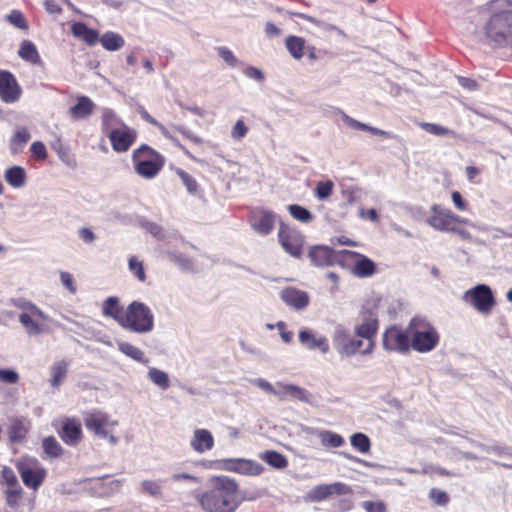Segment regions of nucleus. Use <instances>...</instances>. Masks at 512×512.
<instances>
[{
  "mask_svg": "<svg viewBox=\"0 0 512 512\" xmlns=\"http://www.w3.org/2000/svg\"><path fill=\"white\" fill-rule=\"evenodd\" d=\"M98 41L108 51L120 50L125 44L124 38L120 34L112 31L104 33Z\"/></svg>",
  "mask_w": 512,
  "mask_h": 512,
  "instance_id": "31",
  "label": "nucleus"
},
{
  "mask_svg": "<svg viewBox=\"0 0 512 512\" xmlns=\"http://www.w3.org/2000/svg\"><path fill=\"white\" fill-rule=\"evenodd\" d=\"M261 459L268 463L270 466L277 469H283L288 466L286 457L283 454L273 450L264 452L261 455Z\"/></svg>",
  "mask_w": 512,
  "mask_h": 512,
  "instance_id": "35",
  "label": "nucleus"
},
{
  "mask_svg": "<svg viewBox=\"0 0 512 512\" xmlns=\"http://www.w3.org/2000/svg\"><path fill=\"white\" fill-rule=\"evenodd\" d=\"M341 254L354 258L352 274L359 278H367L376 272V264L363 254L355 251L343 250Z\"/></svg>",
  "mask_w": 512,
  "mask_h": 512,
  "instance_id": "17",
  "label": "nucleus"
},
{
  "mask_svg": "<svg viewBox=\"0 0 512 512\" xmlns=\"http://www.w3.org/2000/svg\"><path fill=\"white\" fill-rule=\"evenodd\" d=\"M106 136L109 138L113 150L121 153L130 149L137 138V133L127 125L121 124L119 128L111 130Z\"/></svg>",
  "mask_w": 512,
  "mask_h": 512,
  "instance_id": "12",
  "label": "nucleus"
},
{
  "mask_svg": "<svg viewBox=\"0 0 512 512\" xmlns=\"http://www.w3.org/2000/svg\"><path fill=\"white\" fill-rule=\"evenodd\" d=\"M132 162L139 176L145 179H152L163 168L165 158L156 150L144 144L133 151Z\"/></svg>",
  "mask_w": 512,
  "mask_h": 512,
  "instance_id": "3",
  "label": "nucleus"
},
{
  "mask_svg": "<svg viewBox=\"0 0 512 512\" xmlns=\"http://www.w3.org/2000/svg\"><path fill=\"white\" fill-rule=\"evenodd\" d=\"M8 20L11 24L19 29H28V23L23 13L18 10H13L8 15Z\"/></svg>",
  "mask_w": 512,
  "mask_h": 512,
  "instance_id": "53",
  "label": "nucleus"
},
{
  "mask_svg": "<svg viewBox=\"0 0 512 512\" xmlns=\"http://www.w3.org/2000/svg\"><path fill=\"white\" fill-rule=\"evenodd\" d=\"M84 424L86 428L95 435L106 438L117 423L111 421L106 413L92 411L84 415Z\"/></svg>",
  "mask_w": 512,
  "mask_h": 512,
  "instance_id": "10",
  "label": "nucleus"
},
{
  "mask_svg": "<svg viewBox=\"0 0 512 512\" xmlns=\"http://www.w3.org/2000/svg\"><path fill=\"white\" fill-rule=\"evenodd\" d=\"M277 385L283 389V392H281L283 396L287 394L302 402H309V393L305 389L293 384L278 383Z\"/></svg>",
  "mask_w": 512,
  "mask_h": 512,
  "instance_id": "38",
  "label": "nucleus"
},
{
  "mask_svg": "<svg viewBox=\"0 0 512 512\" xmlns=\"http://www.w3.org/2000/svg\"><path fill=\"white\" fill-rule=\"evenodd\" d=\"M363 507L367 512H385V504L381 501H365Z\"/></svg>",
  "mask_w": 512,
  "mask_h": 512,
  "instance_id": "64",
  "label": "nucleus"
},
{
  "mask_svg": "<svg viewBox=\"0 0 512 512\" xmlns=\"http://www.w3.org/2000/svg\"><path fill=\"white\" fill-rule=\"evenodd\" d=\"M351 493L352 489L350 486L341 482H335L332 484H322L315 486L309 492V498L312 501L320 502L327 499L331 495H345Z\"/></svg>",
  "mask_w": 512,
  "mask_h": 512,
  "instance_id": "16",
  "label": "nucleus"
},
{
  "mask_svg": "<svg viewBox=\"0 0 512 512\" xmlns=\"http://www.w3.org/2000/svg\"><path fill=\"white\" fill-rule=\"evenodd\" d=\"M166 257L173 263L179 266L183 271H190L193 269V263L183 254H176L174 252L166 251Z\"/></svg>",
  "mask_w": 512,
  "mask_h": 512,
  "instance_id": "47",
  "label": "nucleus"
},
{
  "mask_svg": "<svg viewBox=\"0 0 512 512\" xmlns=\"http://www.w3.org/2000/svg\"><path fill=\"white\" fill-rule=\"evenodd\" d=\"M16 468L25 486L34 490L41 486L47 474L45 468L34 458H21L17 461Z\"/></svg>",
  "mask_w": 512,
  "mask_h": 512,
  "instance_id": "6",
  "label": "nucleus"
},
{
  "mask_svg": "<svg viewBox=\"0 0 512 512\" xmlns=\"http://www.w3.org/2000/svg\"><path fill=\"white\" fill-rule=\"evenodd\" d=\"M306 47V41L302 37L289 36L286 38V48L295 59L303 57Z\"/></svg>",
  "mask_w": 512,
  "mask_h": 512,
  "instance_id": "33",
  "label": "nucleus"
},
{
  "mask_svg": "<svg viewBox=\"0 0 512 512\" xmlns=\"http://www.w3.org/2000/svg\"><path fill=\"white\" fill-rule=\"evenodd\" d=\"M333 188H334V183L331 180L319 181L316 184L315 196L319 200H326L332 195Z\"/></svg>",
  "mask_w": 512,
  "mask_h": 512,
  "instance_id": "48",
  "label": "nucleus"
},
{
  "mask_svg": "<svg viewBox=\"0 0 512 512\" xmlns=\"http://www.w3.org/2000/svg\"><path fill=\"white\" fill-rule=\"evenodd\" d=\"M219 56L230 66L235 67L238 63L237 58L234 56L231 50L226 47L217 48Z\"/></svg>",
  "mask_w": 512,
  "mask_h": 512,
  "instance_id": "57",
  "label": "nucleus"
},
{
  "mask_svg": "<svg viewBox=\"0 0 512 512\" xmlns=\"http://www.w3.org/2000/svg\"><path fill=\"white\" fill-rule=\"evenodd\" d=\"M30 138L31 136L27 129H18L11 139V150L13 152H18L19 148L25 145L30 140Z\"/></svg>",
  "mask_w": 512,
  "mask_h": 512,
  "instance_id": "46",
  "label": "nucleus"
},
{
  "mask_svg": "<svg viewBox=\"0 0 512 512\" xmlns=\"http://www.w3.org/2000/svg\"><path fill=\"white\" fill-rule=\"evenodd\" d=\"M19 321L30 335H37L42 332L40 325L29 313L20 314Z\"/></svg>",
  "mask_w": 512,
  "mask_h": 512,
  "instance_id": "44",
  "label": "nucleus"
},
{
  "mask_svg": "<svg viewBox=\"0 0 512 512\" xmlns=\"http://www.w3.org/2000/svg\"><path fill=\"white\" fill-rule=\"evenodd\" d=\"M247 132L248 127L245 125L243 120H238L232 129L231 135L235 139H241L246 136Z\"/></svg>",
  "mask_w": 512,
  "mask_h": 512,
  "instance_id": "61",
  "label": "nucleus"
},
{
  "mask_svg": "<svg viewBox=\"0 0 512 512\" xmlns=\"http://www.w3.org/2000/svg\"><path fill=\"white\" fill-rule=\"evenodd\" d=\"M281 300L294 310H304L310 303V297L307 292L294 288L286 287L280 292Z\"/></svg>",
  "mask_w": 512,
  "mask_h": 512,
  "instance_id": "19",
  "label": "nucleus"
},
{
  "mask_svg": "<svg viewBox=\"0 0 512 512\" xmlns=\"http://www.w3.org/2000/svg\"><path fill=\"white\" fill-rule=\"evenodd\" d=\"M4 176L6 182L14 188L23 187L26 183V171L20 166H13L7 169Z\"/></svg>",
  "mask_w": 512,
  "mask_h": 512,
  "instance_id": "29",
  "label": "nucleus"
},
{
  "mask_svg": "<svg viewBox=\"0 0 512 512\" xmlns=\"http://www.w3.org/2000/svg\"><path fill=\"white\" fill-rule=\"evenodd\" d=\"M149 379L161 389L165 390L170 386L169 376L166 372L157 368H151L148 372Z\"/></svg>",
  "mask_w": 512,
  "mask_h": 512,
  "instance_id": "41",
  "label": "nucleus"
},
{
  "mask_svg": "<svg viewBox=\"0 0 512 512\" xmlns=\"http://www.w3.org/2000/svg\"><path fill=\"white\" fill-rule=\"evenodd\" d=\"M299 341L309 349H319L322 353L329 351V343L326 337H317L313 332L302 329L299 332Z\"/></svg>",
  "mask_w": 512,
  "mask_h": 512,
  "instance_id": "24",
  "label": "nucleus"
},
{
  "mask_svg": "<svg viewBox=\"0 0 512 512\" xmlns=\"http://www.w3.org/2000/svg\"><path fill=\"white\" fill-rule=\"evenodd\" d=\"M199 503L206 512H234L241 503L238 485L227 477H214L199 496Z\"/></svg>",
  "mask_w": 512,
  "mask_h": 512,
  "instance_id": "1",
  "label": "nucleus"
},
{
  "mask_svg": "<svg viewBox=\"0 0 512 512\" xmlns=\"http://www.w3.org/2000/svg\"><path fill=\"white\" fill-rule=\"evenodd\" d=\"M102 313L106 317H111L121 326L125 311L123 307L120 305V301L118 297L111 296L108 297L102 305Z\"/></svg>",
  "mask_w": 512,
  "mask_h": 512,
  "instance_id": "27",
  "label": "nucleus"
},
{
  "mask_svg": "<svg viewBox=\"0 0 512 512\" xmlns=\"http://www.w3.org/2000/svg\"><path fill=\"white\" fill-rule=\"evenodd\" d=\"M276 215L268 210H255L250 215L251 227L261 235H268L275 225Z\"/></svg>",
  "mask_w": 512,
  "mask_h": 512,
  "instance_id": "18",
  "label": "nucleus"
},
{
  "mask_svg": "<svg viewBox=\"0 0 512 512\" xmlns=\"http://www.w3.org/2000/svg\"><path fill=\"white\" fill-rule=\"evenodd\" d=\"M73 36L83 40L88 45H95L99 40V33L97 30L89 28L83 22H76L71 26Z\"/></svg>",
  "mask_w": 512,
  "mask_h": 512,
  "instance_id": "28",
  "label": "nucleus"
},
{
  "mask_svg": "<svg viewBox=\"0 0 512 512\" xmlns=\"http://www.w3.org/2000/svg\"><path fill=\"white\" fill-rule=\"evenodd\" d=\"M19 380V375L14 371L10 369H0V381L9 383V384H15Z\"/></svg>",
  "mask_w": 512,
  "mask_h": 512,
  "instance_id": "60",
  "label": "nucleus"
},
{
  "mask_svg": "<svg viewBox=\"0 0 512 512\" xmlns=\"http://www.w3.org/2000/svg\"><path fill=\"white\" fill-rule=\"evenodd\" d=\"M22 89L15 76L7 71L0 70V98L5 103H14L19 100Z\"/></svg>",
  "mask_w": 512,
  "mask_h": 512,
  "instance_id": "14",
  "label": "nucleus"
},
{
  "mask_svg": "<svg viewBox=\"0 0 512 512\" xmlns=\"http://www.w3.org/2000/svg\"><path fill=\"white\" fill-rule=\"evenodd\" d=\"M123 124L115 115L111 109H104L102 113V131L105 135L113 130L117 129Z\"/></svg>",
  "mask_w": 512,
  "mask_h": 512,
  "instance_id": "36",
  "label": "nucleus"
},
{
  "mask_svg": "<svg viewBox=\"0 0 512 512\" xmlns=\"http://www.w3.org/2000/svg\"><path fill=\"white\" fill-rule=\"evenodd\" d=\"M117 345L118 349L126 356L141 363H148V359L144 357V353L136 346L128 342H118Z\"/></svg>",
  "mask_w": 512,
  "mask_h": 512,
  "instance_id": "39",
  "label": "nucleus"
},
{
  "mask_svg": "<svg viewBox=\"0 0 512 512\" xmlns=\"http://www.w3.org/2000/svg\"><path fill=\"white\" fill-rule=\"evenodd\" d=\"M278 239L283 249L295 258L302 255L304 236L300 231L281 222Z\"/></svg>",
  "mask_w": 512,
  "mask_h": 512,
  "instance_id": "9",
  "label": "nucleus"
},
{
  "mask_svg": "<svg viewBox=\"0 0 512 512\" xmlns=\"http://www.w3.org/2000/svg\"><path fill=\"white\" fill-rule=\"evenodd\" d=\"M156 127H158L161 131V133L168 139H170L173 144L178 147L180 150L183 151L184 154H186L188 157H190L191 159L195 160V158L192 156V154L189 152V150L183 146L177 138L173 137L169 132L168 130L158 122V125H156Z\"/></svg>",
  "mask_w": 512,
  "mask_h": 512,
  "instance_id": "54",
  "label": "nucleus"
},
{
  "mask_svg": "<svg viewBox=\"0 0 512 512\" xmlns=\"http://www.w3.org/2000/svg\"><path fill=\"white\" fill-rule=\"evenodd\" d=\"M295 15L302 19L308 20V21L316 24L317 26H319L321 29H323L326 32L337 31L340 35H344L343 31L341 29L337 28L335 25L326 23L324 21L317 20L316 18L306 15V14H303V13H297Z\"/></svg>",
  "mask_w": 512,
  "mask_h": 512,
  "instance_id": "50",
  "label": "nucleus"
},
{
  "mask_svg": "<svg viewBox=\"0 0 512 512\" xmlns=\"http://www.w3.org/2000/svg\"><path fill=\"white\" fill-rule=\"evenodd\" d=\"M176 174L180 177L190 194H195L197 192L198 183L193 176L180 168L176 169Z\"/></svg>",
  "mask_w": 512,
  "mask_h": 512,
  "instance_id": "49",
  "label": "nucleus"
},
{
  "mask_svg": "<svg viewBox=\"0 0 512 512\" xmlns=\"http://www.w3.org/2000/svg\"><path fill=\"white\" fill-rule=\"evenodd\" d=\"M42 447L44 454L49 458L60 457L63 453V448L53 436L44 438L42 441Z\"/></svg>",
  "mask_w": 512,
  "mask_h": 512,
  "instance_id": "37",
  "label": "nucleus"
},
{
  "mask_svg": "<svg viewBox=\"0 0 512 512\" xmlns=\"http://www.w3.org/2000/svg\"><path fill=\"white\" fill-rule=\"evenodd\" d=\"M319 438L325 447L337 448L344 444V439L341 435L328 430L321 431Z\"/></svg>",
  "mask_w": 512,
  "mask_h": 512,
  "instance_id": "40",
  "label": "nucleus"
},
{
  "mask_svg": "<svg viewBox=\"0 0 512 512\" xmlns=\"http://www.w3.org/2000/svg\"><path fill=\"white\" fill-rule=\"evenodd\" d=\"M351 445L361 453H368L371 449V442L367 435L355 433L350 438Z\"/></svg>",
  "mask_w": 512,
  "mask_h": 512,
  "instance_id": "43",
  "label": "nucleus"
},
{
  "mask_svg": "<svg viewBox=\"0 0 512 512\" xmlns=\"http://www.w3.org/2000/svg\"><path fill=\"white\" fill-rule=\"evenodd\" d=\"M1 476L3 479V483L6 485V487L9 486H15L19 484V481L17 479V476L15 475L14 471L10 467H3L1 471Z\"/></svg>",
  "mask_w": 512,
  "mask_h": 512,
  "instance_id": "55",
  "label": "nucleus"
},
{
  "mask_svg": "<svg viewBox=\"0 0 512 512\" xmlns=\"http://www.w3.org/2000/svg\"><path fill=\"white\" fill-rule=\"evenodd\" d=\"M68 365V362L65 360L55 362L52 365L50 379V384L52 387L58 388L62 384L68 372Z\"/></svg>",
  "mask_w": 512,
  "mask_h": 512,
  "instance_id": "32",
  "label": "nucleus"
},
{
  "mask_svg": "<svg viewBox=\"0 0 512 512\" xmlns=\"http://www.w3.org/2000/svg\"><path fill=\"white\" fill-rule=\"evenodd\" d=\"M308 257L317 267H329L338 261L337 253L328 246L316 245L310 248Z\"/></svg>",
  "mask_w": 512,
  "mask_h": 512,
  "instance_id": "20",
  "label": "nucleus"
},
{
  "mask_svg": "<svg viewBox=\"0 0 512 512\" xmlns=\"http://www.w3.org/2000/svg\"><path fill=\"white\" fill-rule=\"evenodd\" d=\"M190 444L196 452L203 453L213 448L214 438L209 430L196 429Z\"/></svg>",
  "mask_w": 512,
  "mask_h": 512,
  "instance_id": "26",
  "label": "nucleus"
},
{
  "mask_svg": "<svg viewBox=\"0 0 512 512\" xmlns=\"http://www.w3.org/2000/svg\"><path fill=\"white\" fill-rule=\"evenodd\" d=\"M412 349L426 353L432 351L439 343L440 336L436 328L425 318L413 317L409 322Z\"/></svg>",
  "mask_w": 512,
  "mask_h": 512,
  "instance_id": "2",
  "label": "nucleus"
},
{
  "mask_svg": "<svg viewBox=\"0 0 512 512\" xmlns=\"http://www.w3.org/2000/svg\"><path fill=\"white\" fill-rule=\"evenodd\" d=\"M217 464L221 469L246 475H258L263 471L260 464L246 459H224Z\"/></svg>",
  "mask_w": 512,
  "mask_h": 512,
  "instance_id": "15",
  "label": "nucleus"
},
{
  "mask_svg": "<svg viewBox=\"0 0 512 512\" xmlns=\"http://www.w3.org/2000/svg\"><path fill=\"white\" fill-rule=\"evenodd\" d=\"M383 347L387 351L406 354L412 348L409 325L406 329L398 326L387 328L383 334Z\"/></svg>",
  "mask_w": 512,
  "mask_h": 512,
  "instance_id": "7",
  "label": "nucleus"
},
{
  "mask_svg": "<svg viewBox=\"0 0 512 512\" xmlns=\"http://www.w3.org/2000/svg\"><path fill=\"white\" fill-rule=\"evenodd\" d=\"M26 433H27V430L24 427V424L21 420L13 421L8 430L9 439L12 442L21 441L22 439L25 438Z\"/></svg>",
  "mask_w": 512,
  "mask_h": 512,
  "instance_id": "45",
  "label": "nucleus"
},
{
  "mask_svg": "<svg viewBox=\"0 0 512 512\" xmlns=\"http://www.w3.org/2000/svg\"><path fill=\"white\" fill-rule=\"evenodd\" d=\"M463 299L483 314H489L495 305V299L491 289L482 284L466 291L463 295Z\"/></svg>",
  "mask_w": 512,
  "mask_h": 512,
  "instance_id": "8",
  "label": "nucleus"
},
{
  "mask_svg": "<svg viewBox=\"0 0 512 512\" xmlns=\"http://www.w3.org/2000/svg\"><path fill=\"white\" fill-rule=\"evenodd\" d=\"M333 343L340 354L352 356L357 352L361 353L364 344L362 340H356L350 336L348 331L341 326L335 329Z\"/></svg>",
  "mask_w": 512,
  "mask_h": 512,
  "instance_id": "11",
  "label": "nucleus"
},
{
  "mask_svg": "<svg viewBox=\"0 0 512 512\" xmlns=\"http://www.w3.org/2000/svg\"><path fill=\"white\" fill-rule=\"evenodd\" d=\"M486 38L497 45L512 44V10L491 15L484 26Z\"/></svg>",
  "mask_w": 512,
  "mask_h": 512,
  "instance_id": "5",
  "label": "nucleus"
},
{
  "mask_svg": "<svg viewBox=\"0 0 512 512\" xmlns=\"http://www.w3.org/2000/svg\"><path fill=\"white\" fill-rule=\"evenodd\" d=\"M6 504L12 508L17 509L20 506L22 496H23V489L20 484H17L15 486H9L6 487L4 490Z\"/></svg>",
  "mask_w": 512,
  "mask_h": 512,
  "instance_id": "34",
  "label": "nucleus"
},
{
  "mask_svg": "<svg viewBox=\"0 0 512 512\" xmlns=\"http://www.w3.org/2000/svg\"><path fill=\"white\" fill-rule=\"evenodd\" d=\"M143 227L154 237H156L158 239L164 238L163 229L160 225L153 223V222H145L143 224Z\"/></svg>",
  "mask_w": 512,
  "mask_h": 512,
  "instance_id": "63",
  "label": "nucleus"
},
{
  "mask_svg": "<svg viewBox=\"0 0 512 512\" xmlns=\"http://www.w3.org/2000/svg\"><path fill=\"white\" fill-rule=\"evenodd\" d=\"M95 109L94 102L87 96H79L77 103L70 107L69 115L73 120H80L89 117Z\"/></svg>",
  "mask_w": 512,
  "mask_h": 512,
  "instance_id": "25",
  "label": "nucleus"
},
{
  "mask_svg": "<svg viewBox=\"0 0 512 512\" xmlns=\"http://www.w3.org/2000/svg\"><path fill=\"white\" fill-rule=\"evenodd\" d=\"M255 385L264 390L267 393L274 394L279 397L280 400H284V397L281 392H278L274 389V387L268 381L264 379H256L253 381Z\"/></svg>",
  "mask_w": 512,
  "mask_h": 512,
  "instance_id": "59",
  "label": "nucleus"
},
{
  "mask_svg": "<svg viewBox=\"0 0 512 512\" xmlns=\"http://www.w3.org/2000/svg\"><path fill=\"white\" fill-rule=\"evenodd\" d=\"M377 330V316L370 312L368 316L364 318V321L356 328V335L367 341L364 343L365 347L362 349L361 354L369 355L372 353L375 346L374 337L377 333Z\"/></svg>",
  "mask_w": 512,
  "mask_h": 512,
  "instance_id": "13",
  "label": "nucleus"
},
{
  "mask_svg": "<svg viewBox=\"0 0 512 512\" xmlns=\"http://www.w3.org/2000/svg\"><path fill=\"white\" fill-rule=\"evenodd\" d=\"M433 210L435 215L428 219V223L437 230L451 232L455 230V224L465 222L449 210L437 211L436 206L433 207Z\"/></svg>",
  "mask_w": 512,
  "mask_h": 512,
  "instance_id": "21",
  "label": "nucleus"
},
{
  "mask_svg": "<svg viewBox=\"0 0 512 512\" xmlns=\"http://www.w3.org/2000/svg\"><path fill=\"white\" fill-rule=\"evenodd\" d=\"M18 55L24 61L31 64H39L41 62V58L35 44L29 40H24L21 43Z\"/></svg>",
  "mask_w": 512,
  "mask_h": 512,
  "instance_id": "30",
  "label": "nucleus"
},
{
  "mask_svg": "<svg viewBox=\"0 0 512 512\" xmlns=\"http://www.w3.org/2000/svg\"><path fill=\"white\" fill-rule=\"evenodd\" d=\"M121 327L139 334L148 333L154 327V315L146 304L133 301L125 310Z\"/></svg>",
  "mask_w": 512,
  "mask_h": 512,
  "instance_id": "4",
  "label": "nucleus"
},
{
  "mask_svg": "<svg viewBox=\"0 0 512 512\" xmlns=\"http://www.w3.org/2000/svg\"><path fill=\"white\" fill-rule=\"evenodd\" d=\"M340 113H341L342 120L344 121V123L352 129L367 131L373 135L381 136L386 139H395V140L399 139V137L397 135L392 134L391 132L381 130L376 127L369 126L365 123H362L358 120L353 119L352 117L345 114L344 112H340Z\"/></svg>",
  "mask_w": 512,
  "mask_h": 512,
  "instance_id": "23",
  "label": "nucleus"
},
{
  "mask_svg": "<svg viewBox=\"0 0 512 512\" xmlns=\"http://www.w3.org/2000/svg\"><path fill=\"white\" fill-rule=\"evenodd\" d=\"M31 152L35 155L39 160H45L47 158V150L45 145L36 141L31 145Z\"/></svg>",
  "mask_w": 512,
  "mask_h": 512,
  "instance_id": "62",
  "label": "nucleus"
},
{
  "mask_svg": "<svg viewBox=\"0 0 512 512\" xmlns=\"http://www.w3.org/2000/svg\"><path fill=\"white\" fill-rule=\"evenodd\" d=\"M430 498L438 505H446L449 502V496L445 491L431 489Z\"/></svg>",
  "mask_w": 512,
  "mask_h": 512,
  "instance_id": "58",
  "label": "nucleus"
},
{
  "mask_svg": "<svg viewBox=\"0 0 512 512\" xmlns=\"http://www.w3.org/2000/svg\"><path fill=\"white\" fill-rule=\"evenodd\" d=\"M288 210L294 219L302 223H309L314 218L313 214L309 210L297 204L289 205Z\"/></svg>",
  "mask_w": 512,
  "mask_h": 512,
  "instance_id": "42",
  "label": "nucleus"
},
{
  "mask_svg": "<svg viewBox=\"0 0 512 512\" xmlns=\"http://www.w3.org/2000/svg\"><path fill=\"white\" fill-rule=\"evenodd\" d=\"M59 435L66 444L70 446L77 445L82 438L80 422L75 419H66L63 422Z\"/></svg>",
  "mask_w": 512,
  "mask_h": 512,
  "instance_id": "22",
  "label": "nucleus"
},
{
  "mask_svg": "<svg viewBox=\"0 0 512 512\" xmlns=\"http://www.w3.org/2000/svg\"><path fill=\"white\" fill-rule=\"evenodd\" d=\"M421 127L428 133L430 134H433V135H436V136H446V135H452L454 136L455 133L448 129V128H445L439 124H434V123H422L421 124Z\"/></svg>",
  "mask_w": 512,
  "mask_h": 512,
  "instance_id": "51",
  "label": "nucleus"
},
{
  "mask_svg": "<svg viewBox=\"0 0 512 512\" xmlns=\"http://www.w3.org/2000/svg\"><path fill=\"white\" fill-rule=\"evenodd\" d=\"M142 489L149 495L159 496L161 495V484L152 480H145L142 482Z\"/></svg>",
  "mask_w": 512,
  "mask_h": 512,
  "instance_id": "56",
  "label": "nucleus"
},
{
  "mask_svg": "<svg viewBox=\"0 0 512 512\" xmlns=\"http://www.w3.org/2000/svg\"><path fill=\"white\" fill-rule=\"evenodd\" d=\"M129 268L141 282L146 280L143 262L139 261L135 256L129 259Z\"/></svg>",
  "mask_w": 512,
  "mask_h": 512,
  "instance_id": "52",
  "label": "nucleus"
}]
</instances>
